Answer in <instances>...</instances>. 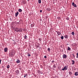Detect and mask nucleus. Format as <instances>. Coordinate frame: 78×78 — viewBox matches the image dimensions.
I'll use <instances>...</instances> for the list:
<instances>
[{
    "label": "nucleus",
    "mask_w": 78,
    "mask_h": 78,
    "mask_svg": "<svg viewBox=\"0 0 78 78\" xmlns=\"http://www.w3.org/2000/svg\"><path fill=\"white\" fill-rule=\"evenodd\" d=\"M18 11H19V12H22V9H19L18 10Z\"/></svg>",
    "instance_id": "obj_13"
},
{
    "label": "nucleus",
    "mask_w": 78,
    "mask_h": 78,
    "mask_svg": "<svg viewBox=\"0 0 78 78\" xmlns=\"http://www.w3.org/2000/svg\"><path fill=\"white\" fill-rule=\"evenodd\" d=\"M68 69V66H65L62 69V70H67Z\"/></svg>",
    "instance_id": "obj_1"
},
{
    "label": "nucleus",
    "mask_w": 78,
    "mask_h": 78,
    "mask_svg": "<svg viewBox=\"0 0 78 78\" xmlns=\"http://www.w3.org/2000/svg\"><path fill=\"white\" fill-rule=\"evenodd\" d=\"M61 39H64V37L62 36V37H61Z\"/></svg>",
    "instance_id": "obj_22"
},
{
    "label": "nucleus",
    "mask_w": 78,
    "mask_h": 78,
    "mask_svg": "<svg viewBox=\"0 0 78 78\" xmlns=\"http://www.w3.org/2000/svg\"><path fill=\"white\" fill-rule=\"evenodd\" d=\"M71 34L72 35H75V33H74V32H72Z\"/></svg>",
    "instance_id": "obj_20"
},
{
    "label": "nucleus",
    "mask_w": 78,
    "mask_h": 78,
    "mask_svg": "<svg viewBox=\"0 0 78 78\" xmlns=\"http://www.w3.org/2000/svg\"><path fill=\"white\" fill-rule=\"evenodd\" d=\"M42 10H40V12H42Z\"/></svg>",
    "instance_id": "obj_34"
},
{
    "label": "nucleus",
    "mask_w": 78,
    "mask_h": 78,
    "mask_svg": "<svg viewBox=\"0 0 78 78\" xmlns=\"http://www.w3.org/2000/svg\"><path fill=\"white\" fill-rule=\"evenodd\" d=\"M10 66H9V65H8L7 66V69H9V67H10Z\"/></svg>",
    "instance_id": "obj_17"
},
{
    "label": "nucleus",
    "mask_w": 78,
    "mask_h": 78,
    "mask_svg": "<svg viewBox=\"0 0 78 78\" xmlns=\"http://www.w3.org/2000/svg\"><path fill=\"white\" fill-rule=\"evenodd\" d=\"M29 0H27L28 2V1H29Z\"/></svg>",
    "instance_id": "obj_38"
},
{
    "label": "nucleus",
    "mask_w": 78,
    "mask_h": 78,
    "mask_svg": "<svg viewBox=\"0 0 78 78\" xmlns=\"http://www.w3.org/2000/svg\"><path fill=\"white\" fill-rule=\"evenodd\" d=\"M16 72L17 74H19V70H17L16 71Z\"/></svg>",
    "instance_id": "obj_10"
},
{
    "label": "nucleus",
    "mask_w": 78,
    "mask_h": 78,
    "mask_svg": "<svg viewBox=\"0 0 78 78\" xmlns=\"http://www.w3.org/2000/svg\"><path fill=\"white\" fill-rule=\"evenodd\" d=\"M39 41H41V38L39 39Z\"/></svg>",
    "instance_id": "obj_32"
},
{
    "label": "nucleus",
    "mask_w": 78,
    "mask_h": 78,
    "mask_svg": "<svg viewBox=\"0 0 78 78\" xmlns=\"http://www.w3.org/2000/svg\"><path fill=\"white\" fill-rule=\"evenodd\" d=\"M48 11H50V10H49V9H48Z\"/></svg>",
    "instance_id": "obj_36"
},
{
    "label": "nucleus",
    "mask_w": 78,
    "mask_h": 78,
    "mask_svg": "<svg viewBox=\"0 0 78 78\" xmlns=\"http://www.w3.org/2000/svg\"><path fill=\"white\" fill-rule=\"evenodd\" d=\"M64 37L66 39H68V36L67 35H65L64 36Z\"/></svg>",
    "instance_id": "obj_12"
},
{
    "label": "nucleus",
    "mask_w": 78,
    "mask_h": 78,
    "mask_svg": "<svg viewBox=\"0 0 78 78\" xmlns=\"http://www.w3.org/2000/svg\"><path fill=\"white\" fill-rule=\"evenodd\" d=\"M76 56V58H78V53H77Z\"/></svg>",
    "instance_id": "obj_23"
},
{
    "label": "nucleus",
    "mask_w": 78,
    "mask_h": 78,
    "mask_svg": "<svg viewBox=\"0 0 78 78\" xmlns=\"http://www.w3.org/2000/svg\"><path fill=\"white\" fill-rule=\"evenodd\" d=\"M60 17H57V19H60Z\"/></svg>",
    "instance_id": "obj_31"
},
{
    "label": "nucleus",
    "mask_w": 78,
    "mask_h": 78,
    "mask_svg": "<svg viewBox=\"0 0 78 78\" xmlns=\"http://www.w3.org/2000/svg\"><path fill=\"white\" fill-rule=\"evenodd\" d=\"M56 67V64H55L53 66V68H55Z\"/></svg>",
    "instance_id": "obj_19"
},
{
    "label": "nucleus",
    "mask_w": 78,
    "mask_h": 78,
    "mask_svg": "<svg viewBox=\"0 0 78 78\" xmlns=\"http://www.w3.org/2000/svg\"><path fill=\"white\" fill-rule=\"evenodd\" d=\"M67 50H71V49H70V48H69V47H68Z\"/></svg>",
    "instance_id": "obj_16"
},
{
    "label": "nucleus",
    "mask_w": 78,
    "mask_h": 78,
    "mask_svg": "<svg viewBox=\"0 0 78 78\" xmlns=\"http://www.w3.org/2000/svg\"><path fill=\"white\" fill-rule=\"evenodd\" d=\"M28 56H31V55H30V54H28L27 55Z\"/></svg>",
    "instance_id": "obj_25"
},
{
    "label": "nucleus",
    "mask_w": 78,
    "mask_h": 78,
    "mask_svg": "<svg viewBox=\"0 0 78 78\" xmlns=\"http://www.w3.org/2000/svg\"><path fill=\"white\" fill-rule=\"evenodd\" d=\"M50 50H51L50 49V48H48V51L50 52Z\"/></svg>",
    "instance_id": "obj_15"
},
{
    "label": "nucleus",
    "mask_w": 78,
    "mask_h": 78,
    "mask_svg": "<svg viewBox=\"0 0 78 78\" xmlns=\"http://www.w3.org/2000/svg\"><path fill=\"white\" fill-rule=\"evenodd\" d=\"M26 75H27V74H26Z\"/></svg>",
    "instance_id": "obj_37"
},
{
    "label": "nucleus",
    "mask_w": 78,
    "mask_h": 78,
    "mask_svg": "<svg viewBox=\"0 0 78 78\" xmlns=\"http://www.w3.org/2000/svg\"><path fill=\"white\" fill-rule=\"evenodd\" d=\"M9 56H11L12 57V56H14V55L13 54V52H12L11 53H10L9 54Z\"/></svg>",
    "instance_id": "obj_4"
},
{
    "label": "nucleus",
    "mask_w": 78,
    "mask_h": 78,
    "mask_svg": "<svg viewBox=\"0 0 78 78\" xmlns=\"http://www.w3.org/2000/svg\"><path fill=\"white\" fill-rule=\"evenodd\" d=\"M44 58H47V56H44Z\"/></svg>",
    "instance_id": "obj_30"
},
{
    "label": "nucleus",
    "mask_w": 78,
    "mask_h": 78,
    "mask_svg": "<svg viewBox=\"0 0 78 78\" xmlns=\"http://www.w3.org/2000/svg\"><path fill=\"white\" fill-rule=\"evenodd\" d=\"M62 58L63 59H66L67 58V55L66 54H63L62 56Z\"/></svg>",
    "instance_id": "obj_3"
},
{
    "label": "nucleus",
    "mask_w": 78,
    "mask_h": 78,
    "mask_svg": "<svg viewBox=\"0 0 78 78\" xmlns=\"http://www.w3.org/2000/svg\"><path fill=\"white\" fill-rule=\"evenodd\" d=\"M75 76H77L78 75V72H76L75 73Z\"/></svg>",
    "instance_id": "obj_9"
},
{
    "label": "nucleus",
    "mask_w": 78,
    "mask_h": 78,
    "mask_svg": "<svg viewBox=\"0 0 78 78\" xmlns=\"http://www.w3.org/2000/svg\"><path fill=\"white\" fill-rule=\"evenodd\" d=\"M72 65H73V64H75V61H74V60H72Z\"/></svg>",
    "instance_id": "obj_8"
},
{
    "label": "nucleus",
    "mask_w": 78,
    "mask_h": 78,
    "mask_svg": "<svg viewBox=\"0 0 78 78\" xmlns=\"http://www.w3.org/2000/svg\"><path fill=\"white\" fill-rule=\"evenodd\" d=\"M24 39H27V36L25 35L24 36Z\"/></svg>",
    "instance_id": "obj_14"
},
{
    "label": "nucleus",
    "mask_w": 78,
    "mask_h": 78,
    "mask_svg": "<svg viewBox=\"0 0 78 78\" xmlns=\"http://www.w3.org/2000/svg\"><path fill=\"white\" fill-rule=\"evenodd\" d=\"M73 6L75 4V3L74 2H72V4Z\"/></svg>",
    "instance_id": "obj_24"
},
{
    "label": "nucleus",
    "mask_w": 78,
    "mask_h": 78,
    "mask_svg": "<svg viewBox=\"0 0 78 78\" xmlns=\"http://www.w3.org/2000/svg\"><path fill=\"white\" fill-rule=\"evenodd\" d=\"M53 63H54V62H55V61H54V60L52 61H51Z\"/></svg>",
    "instance_id": "obj_29"
},
{
    "label": "nucleus",
    "mask_w": 78,
    "mask_h": 78,
    "mask_svg": "<svg viewBox=\"0 0 78 78\" xmlns=\"http://www.w3.org/2000/svg\"><path fill=\"white\" fill-rule=\"evenodd\" d=\"M57 34L58 35H61V32H57Z\"/></svg>",
    "instance_id": "obj_11"
},
{
    "label": "nucleus",
    "mask_w": 78,
    "mask_h": 78,
    "mask_svg": "<svg viewBox=\"0 0 78 78\" xmlns=\"http://www.w3.org/2000/svg\"><path fill=\"white\" fill-rule=\"evenodd\" d=\"M74 7L75 8H76V4H74V5H73Z\"/></svg>",
    "instance_id": "obj_21"
},
{
    "label": "nucleus",
    "mask_w": 78,
    "mask_h": 78,
    "mask_svg": "<svg viewBox=\"0 0 78 78\" xmlns=\"http://www.w3.org/2000/svg\"><path fill=\"white\" fill-rule=\"evenodd\" d=\"M1 60L0 59V64H1Z\"/></svg>",
    "instance_id": "obj_33"
},
{
    "label": "nucleus",
    "mask_w": 78,
    "mask_h": 78,
    "mask_svg": "<svg viewBox=\"0 0 78 78\" xmlns=\"http://www.w3.org/2000/svg\"><path fill=\"white\" fill-rule=\"evenodd\" d=\"M24 78H25V77H26V76H24Z\"/></svg>",
    "instance_id": "obj_35"
},
{
    "label": "nucleus",
    "mask_w": 78,
    "mask_h": 78,
    "mask_svg": "<svg viewBox=\"0 0 78 78\" xmlns=\"http://www.w3.org/2000/svg\"><path fill=\"white\" fill-rule=\"evenodd\" d=\"M4 50L5 52H7L8 50V48H5Z\"/></svg>",
    "instance_id": "obj_5"
},
{
    "label": "nucleus",
    "mask_w": 78,
    "mask_h": 78,
    "mask_svg": "<svg viewBox=\"0 0 78 78\" xmlns=\"http://www.w3.org/2000/svg\"><path fill=\"white\" fill-rule=\"evenodd\" d=\"M73 58H75V55H74V54H73Z\"/></svg>",
    "instance_id": "obj_26"
},
{
    "label": "nucleus",
    "mask_w": 78,
    "mask_h": 78,
    "mask_svg": "<svg viewBox=\"0 0 78 78\" xmlns=\"http://www.w3.org/2000/svg\"><path fill=\"white\" fill-rule=\"evenodd\" d=\"M19 15V12H17L16 13H15V16L17 17V16Z\"/></svg>",
    "instance_id": "obj_7"
},
{
    "label": "nucleus",
    "mask_w": 78,
    "mask_h": 78,
    "mask_svg": "<svg viewBox=\"0 0 78 78\" xmlns=\"http://www.w3.org/2000/svg\"><path fill=\"white\" fill-rule=\"evenodd\" d=\"M16 63H17V64L20 63V60L19 59H17L16 61Z\"/></svg>",
    "instance_id": "obj_6"
},
{
    "label": "nucleus",
    "mask_w": 78,
    "mask_h": 78,
    "mask_svg": "<svg viewBox=\"0 0 78 78\" xmlns=\"http://www.w3.org/2000/svg\"><path fill=\"white\" fill-rule=\"evenodd\" d=\"M15 31L16 32H21V30H19V29H18L17 28H16Z\"/></svg>",
    "instance_id": "obj_2"
},
{
    "label": "nucleus",
    "mask_w": 78,
    "mask_h": 78,
    "mask_svg": "<svg viewBox=\"0 0 78 78\" xmlns=\"http://www.w3.org/2000/svg\"><path fill=\"white\" fill-rule=\"evenodd\" d=\"M69 74H72V72H69Z\"/></svg>",
    "instance_id": "obj_27"
},
{
    "label": "nucleus",
    "mask_w": 78,
    "mask_h": 78,
    "mask_svg": "<svg viewBox=\"0 0 78 78\" xmlns=\"http://www.w3.org/2000/svg\"><path fill=\"white\" fill-rule=\"evenodd\" d=\"M69 17H67L66 18V20H69Z\"/></svg>",
    "instance_id": "obj_28"
},
{
    "label": "nucleus",
    "mask_w": 78,
    "mask_h": 78,
    "mask_svg": "<svg viewBox=\"0 0 78 78\" xmlns=\"http://www.w3.org/2000/svg\"><path fill=\"white\" fill-rule=\"evenodd\" d=\"M38 2L39 3H41V0H38Z\"/></svg>",
    "instance_id": "obj_18"
}]
</instances>
